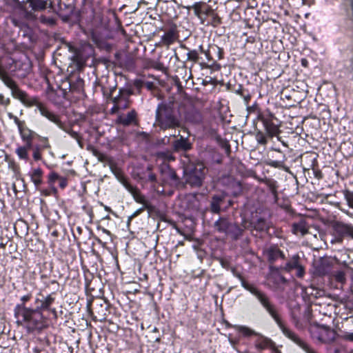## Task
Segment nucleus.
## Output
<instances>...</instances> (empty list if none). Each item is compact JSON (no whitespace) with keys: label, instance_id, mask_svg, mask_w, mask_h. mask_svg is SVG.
Returning <instances> with one entry per match:
<instances>
[{"label":"nucleus","instance_id":"obj_1","mask_svg":"<svg viewBox=\"0 0 353 353\" xmlns=\"http://www.w3.org/2000/svg\"><path fill=\"white\" fill-rule=\"evenodd\" d=\"M240 279L241 281V285L245 290H247L251 294H252L258 299V301L260 302L262 306L266 310V311L276 321V324L282 331L283 334L285 335L287 334V331H290V329H289L284 325L276 311L275 306L272 303L268 295L263 292L259 290L254 285L247 282L241 277Z\"/></svg>","mask_w":353,"mask_h":353},{"label":"nucleus","instance_id":"obj_2","mask_svg":"<svg viewBox=\"0 0 353 353\" xmlns=\"http://www.w3.org/2000/svg\"><path fill=\"white\" fill-rule=\"evenodd\" d=\"M15 316L21 317L27 323L29 330H41L45 327V320L39 310L28 309L23 305H18L15 308Z\"/></svg>","mask_w":353,"mask_h":353},{"label":"nucleus","instance_id":"obj_3","mask_svg":"<svg viewBox=\"0 0 353 353\" xmlns=\"http://www.w3.org/2000/svg\"><path fill=\"white\" fill-rule=\"evenodd\" d=\"M0 79L12 92L13 97L19 99L27 106H32L36 103V99L30 97L25 92L19 89L14 81L7 73L0 68Z\"/></svg>","mask_w":353,"mask_h":353},{"label":"nucleus","instance_id":"obj_4","mask_svg":"<svg viewBox=\"0 0 353 353\" xmlns=\"http://www.w3.org/2000/svg\"><path fill=\"white\" fill-rule=\"evenodd\" d=\"M157 125L163 130L174 128L179 125V121L172 116L170 107L166 104H160L156 111Z\"/></svg>","mask_w":353,"mask_h":353},{"label":"nucleus","instance_id":"obj_5","mask_svg":"<svg viewBox=\"0 0 353 353\" xmlns=\"http://www.w3.org/2000/svg\"><path fill=\"white\" fill-rule=\"evenodd\" d=\"M186 183L192 186H200L205 175V166L201 163H190L184 170Z\"/></svg>","mask_w":353,"mask_h":353},{"label":"nucleus","instance_id":"obj_6","mask_svg":"<svg viewBox=\"0 0 353 353\" xmlns=\"http://www.w3.org/2000/svg\"><path fill=\"white\" fill-rule=\"evenodd\" d=\"M309 330L312 338L322 343H330L336 339V332L326 325L313 323L310 325Z\"/></svg>","mask_w":353,"mask_h":353},{"label":"nucleus","instance_id":"obj_7","mask_svg":"<svg viewBox=\"0 0 353 353\" xmlns=\"http://www.w3.org/2000/svg\"><path fill=\"white\" fill-rule=\"evenodd\" d=\"M216 230L224 232L236 238L241 232L240 228L235 224L229 223L225 219H219L214 225Z\"/></svg>","mask_w":353,"mask_h":353},{"label":"nucleus","instance_id":"obj_8","mask_svg":"<svg viewBox=\"0 0 353 353\" xmlns=\"http://www.w3.org/2000/svg\"><path fill=\"white\" fill-rule=\"evenodd\" d=\"M117 178L128 191L130 192L137 202L143 205L146 204V200L144 196L141 194L137 188L132 185L121 174H118Z\"/></svg>","mask_w":353,"mask_h":353},{"label":"nucleus","instance_id":"obj_9","mask_svg":"<svg viewBox=\"0 0 353 353\" xmlns=\"http://www.w3.org/2000/svg\"><path fill=\"white\" fill-rule=\"evenodd\" d=\"M33 105H34V104ZM35 105L37 106V108L42 116L56 124L59 128L64 129V123L60 120L59 115L49 110L45 105L39 103L37 99Z\"/></svg>","mask_w":353,"mask_h":353},{"label":"nucleus","instance_id":"obj_10","mask_svg":"<svg viewBox=\"0 0 353 353\" xmlns=\"http://www.w3.org/2000/svg\"><path fill=\"white\" fill-rule=\"evenodd\" d=\"M332 265V260L328 258H322L316 261L314 264L315 273L319 276L327 274Z\"/></svg>","mask_w":353,"mask_h":353},{"label":"nucleus","instance_id":"obj_11","mask_svg":"<svg viewBox=\"0 0 353 353\" xmlns=\"http://www.w3.org/2000/svg\"><path fill=\"white\" fill-rule=\"evenodd\" d=\"M285 336L301 347L306 353H318L314 349L310 347L292 330H290V331H287V334Z\"/></svg>","mask_w":353,"mask_h":353},{"label":"nucleus","instance_id":"obj_12","mask_svg":"<svg viewBox=\"0 0 353 353\" xmlns=\"http://www.w3.org/2000/svg\"><path fill=\"white\" fill-rule=\"evenodd\" d=\"M179 38V34L176 26H171L161 37V41L166 46H170Z\"/></svg>","mask_w":353,"mask_h":353},{"label":"nucleus","instance_id":"obj_13","mask_svg":"<svg viewBox=\"0 0 353 353\" xmlns=\"http://www.w3.org/2000/svg\"><path fill=\"white\" fill-rule=\"evenodd\" d=\"M261 120L263 124L267 134L270 137H272L279 134L280 130L279 126L272 121L271 118L262 117Z\"/></svg>","mask_w":353,"mask_h":353},{"label":"nucleus","instance_id":"obj_14","mask_svg":"<svg viewBox=\"0 0 353 353\" xmlns=\"http://www.w3.org/2000/svg\"><path fill=\"white\" fill-rule=\"evenodd\" d=\"M116 122L123 125L137 124V112L133 110L129 112L125 116L119 114L117 119Z\"/></svg>","mask_w":353,"mask_h":353},{"label":"nucleus","instance_id":"obj_15","mask_svg":"<svg viewBox=\"0 0 353 353\" xmlns=\"http://www.w3.org/2000/svg\"><path fill=\"white\" fill-rule=\"evenodd\" d=\"M19 131L21 139L25 142V144L32 145V141L37 134L34 131L25 127L20 129Z\"/></svg>","mask_w":353,"mask_h":353},{"label":"nucleus","instance_id":"obj_16","mask_svg":"<svg viewBox=\"0 0 353 353\" xmlns=\"http://www.w3.org/2000/svg\"><path fill=\"white\" fill-rule=\"evenodd\" d=\"M192 145L188 139L181 137L179 139L173 143V148L175 151H187L191 149Z\"/></svg>","mask_w":353,"mask_h":353},{"label":"nucleus","instance_id":"obj_17","mask_svg":"<svg viewBox=\"0 0 353 353\" xmlns=\"http://www.w3.org/2000/svg\"><path fill=\"white\" fill-rule=\"evenodd\" d=\"M292 232L296 235L304 236L308 232V225L305 221H300L292 224Z\"/></svg>","mask_w":353,"mask_h":353},{"label":"nucleus","instance_id":"obj_18","mask_svg":"<svg viewBox=\"0 0 353 353\" xmlns=\"http://www.w3.org/2000/svg\"><path fill=\"white\" fill-rule=\"evenodd\" d=\"M31 181L34 184L37 188H38L42 183L43 180V171L41 168H37L34 169L30 174Z\"/></svg>","mask_w":353,"mask_h":353},{"label":"nucleus","instance_id":"obj_19","mask_svg":"<svg viewBox=\"0 0 353 353\" xmlns=\"http://www.w3.org/2000/svg\"><path fill=\"white\" fill-rule=\"evenodd\" d=\"M336 231L343 234L347 235L353 238V226L343 223H337L336 225Z\"/></svg>","mask_w":353,"mask_h":353},{"label":"nucleus","instance_id":"obj_20","mask_svg":"<svg viewBox=\"0 0 353 353\" xmlns=\"http://www.w3.org/2000/svg\"><path fill=\"white\" fill-rule=\"evenodd\" d=\"M26 3H29L32 10L34 12L43 10L47 7L46 0H26Z\"/></svg>","mask_w":353,"mask_h":353},{"label":"nucleus","instance_id":"obj_21","mask_svg":"<svg viewBox=\"0 0 353 353\" xmlns=\"http://www.w3.org/2000/svg\"><path fill=\"white\" fill-rule=\"evenodd\" d=\"M32 145L25 144L24 145L19 146L16 149V154L20 159L28 160L29 159V151L32 148Z\"/></svg>","mask_w":353,"mask_h":353},{"label":"nucleus","instance_id":"obj_22","mask_svg":"<svg viewBox=\"0 0 353 353\" xmlns=\"http://www.w3.org/2000/svg\"><path fill=\"white\" fill-rule=\"evenodd\" d=\"M162 174L166 180H170L172 183L176 184L179 183V179L175 171L168 166L164 170H162Z\"/></svg>","mask_w":353,"mask_h":353},{"label":"nucleus","instance_id":"obj_23","mask_svg":"<svg viewBox=\"0 0 353 353\" xmlns=\"http://www.w3.org/2000/svg\"><path fill=\"white\" fill-rule=\"evenodd\" d=\"M267 256L269 261L272 262L278 259L279 258H284V254H283V252L276 248H270L267 251Z\"/></svg>","mask_w":353,"mask_h":353},{"label":"nucleus","instance_id":"obj_24","mask_svg":"<svg viewBox=\"0 0 353 353\" xmlns=\"http://www.w3.org/2000/svg\"><path fill=\"white\" fill-rule=\"evenodd\" d=\"M223 201V197L220 196H214L211 202V210L214 213H219L221 209V203Z\"/></svg>","mask_w":353,"mask_h":353},{"label":"nucleus","instance_id":"obj_25","mask_svg":"<svg viewBox=\"0 0 353 353\" xmlns=\"http://www.w3.org/2000/svg\"><path fill=\"white\" fill-rule=\"evenodd\" d=\"M234 329L241 333L244 336H251L256 335V332L251 328L243 325H234Z\"/></svg>","mask_w":353,"mask_h":353},{"label":"nucleus","instance_id":"obj_26","mask_svg":"<svg viewBox=\"0 0 353 353\" xmlns=\"http://www.w3.org/2000/svg\"><path fill=\"white\" fill-rule=\"evenodd\" d=\"M299 256L298 255H294L292 257L288 263H286L285 267L284 268L286 271H291L292 269H296L299 265Z\"/></svg>","mask_w":353,"mask_h":353},{"label":"nucleus","instance_id":"obj_27","mask_svg":"<svg viewBox=\"0 0 353 353\" xmlns=\"http://www.w3.org/2000/svg\"><path fill=\"white\" fill-rule=\"evenodd\" d=\"M62 130L67 132L72 138L74 139L77 141L78 145L80 146V148H82L83 147L81 137L79 134L78 132L74 131L70 128H67L65 125L64 129Z\"/></svg>","mask_w":353,"mask_h":353},{"label":"nucleus","instance_id":"obj_28","mask_svg":"<svg viewBox=\"0 0 353 353\" xmlns=\"http://www.w3.org/2000/svg\"><path fill=\"white\" fill-rule=\"evenodd\" d=\"M37 301H39V299L37 300ZM54 301V298L52 296V295H48L46 297H45L43 300H41V305L39 306L40 310H47L50 307V306L53 303Z\"/></svg>","mask_w":353,"mask_h":353},{"label":"nucleus","instance_id":"obj_29","mask_svg":"<svg viewBox=\"0 0 353 353\" xmlns=\"http://www.w3.org/2000/svg\"><path fill=\"white\" fill-rule=\"evenodd\" d=\"M159 159L165 162H170L174 160V156L170 152H159L157 154Z\"/></svg>","mask_w":353,"mask_h":353},{"label":"nucleus","instance_id":"obj_30","mask_svg":"<svg viewBox=\"0 0 353 353\" xmlns=\"http://www.w3.org/2000/svg\"><path fill=\"white\" fill-rule=\"evenodd\" d=\"M204 3L203 2H196L195 3L193 6H192V8L194 9V14L196 16H197L198 17H201V14L203 13V6H204Z\"/></svg>","mask_w":353,"mask_h":353},{"label":"nucleus","instance_id":"obj_31","mask_svg":"<svg viewBox=\"0 0 353 353\" xmlns=\"http://www.w3.org/2000/svg\"><path fill=\"white\" fill-rule=\"evenodd\" d=\"M343 195L349 207L353 208V192L345 190L343 191Z\"/></svg>","mask_w":353,"mask_h":353},{"label":"nucleus","instance_id":"obj_32","mask_svg":"<svg viewBox=\"0 0 353 353\" xmlns=\"http://www.w3.org/2000/svg\"><path fill=\"white\" fill-rule=\"evenodd\" d=\"M335 280L341 283L345 281V275L343 271H337L333 274Z\"/></svg>","mask_w":353,"mask_h":353},{"label":"nucleus","instance_id":"obj_33","mask_svg":"<svg viewBox=\"0 0 353 353\" xmlns=\"http://www.w3.org/2000/svg\"><path fill=\"white\" fill-rule=\"evenodd\" d=\"M117 102L120 108V110L126 109L129 106V102L126 98L122 97L117 98Z\"/></svg>","mask_w":353,"mask_h":353},{"label":"nucleus","instance_id":"obj_34","mask_svg":"<svg viewBox=\"0 0 353 353\" xmlns=\"http://www.w3.org/2000/svg\"><path fill=\"white\" fill-rule=\"evenodd\" d=\"M256 139L257 142L261 145H265L267 143V139L265 136L261 132H258L256 134Z\"/></svg>","mask_w":353,"mask_h":353},{"label":"nucleus","instance_id":"obj_35","mask_svg":"<svg viewBox=\"0 0 353 353\" xmlns=\"http://www.w3.org/2000/svg\"><path fill=\"white\" fill-rule=\"evenodd\" d=\"M188 59L196 62L199 60V54L196 50H191L187 54Z\"/></svg>","mask_w":353,"mask_h":353},{"label":"nucleus","instance_id":"obj_36","mask_svg":"<svg viewBox=\"0 0 353 353\" xmlns=\"http://www.w3.org/2000/svg\"><path fill=\"white\" fill-rule=\"evenodd\" d=\"M61 176L54 172H52L48 175V183L52 185L57 180H59Z\"/></svg>","mask_w":353,"mask_h":353},{"label":"nucleus","instance_id":"obj_37","mask_svg":"<svg viewBox=\"0 0 353 353\" xmlns=\"http://www.w3.org/2000/svg\"><path fill=\"white\" fill-rule=\"evenodd\" d=\"M10 103L9 98H6L3 94H0V105L7 107Z\"/></svg>","mask_w":353,"mask_h":353},{"label":"nucleus","instance_id":"obj_38","mask_svg":"<svg viewBox=\"0 0 353 353\" xmlns=\"http://www.w3.org/2000/svg\"><path fill=\"white\" fill-rule=\"evenodd\" d=\"M212 24L213 26H217L218 25H219L221 23V19L216 14L214 13L212 15Z\"/></svg>","mask_w":353,"mask_h":353},{"label":"nucleus","instance_id":"obj_39","mask_svg":"<svg viewBox=\"0 0 353 353\" xmlns=\"http://www.w3.org/2000/svg\"><path fill=\"white\" fill-rule=\"evenodd\" d=\"M113 102H114V105L110 111H111L112 114H115L120 110V108H119L118 102H117V97H115L113 99Z\"/></svg>","mask_w":353,"mask_h":353},{"label":"nucleus","instance_id":"obj_40","mask_svg":"<svg viewBox=\"0 0 353 353\" xmlns=\"http://www.w3.org/2000/svg\"><path fill=\"white\" fill-rule=\"evenodd\" d=\"M12 120L17 124L19 130L24 127V122L20 121L16 116L12 119Z\"/></svg>","mask_w":353,"mask_h":353},{"label":"nucleus","instance_id":"obj_41","mask_svg":"<svg viewBox=\"0 0 353 353\" xmlns=\"http://www.w3.org/2000/svg\"><path fill=\"white\" fill-rule=\"evenodd\" d=\"M32 156L35 161H38L41 159V154L37 148L34 150Z\"/></svg>","mask_w":353,"mask_h":353},{"label":"nucleus","instance_id":"obj_42","mask_svg":"<svg viewBox=\"0 0 353 353\" xmlns=\"http://www.w3.org/2000/svg\"><path fill=\"white\" fill-rule=\"evenodd\" d=\"M59 186L61 188L63 189L67 186L68 181H67L66 178L61 176L59 178Z\"/></svg>","mask_w":353,"mask_h":353},{"label":"nucleus","instance_id":"obj_43","mask_svg":"<svg viewBox=\"0 0 353 353\" xmlns=\"http://www.w3.org/2000/svg\"><path fill=\"white\" fill-rule=\"evenodd\" d=\"M292 317L293 319L295 326L299 327V317L297 316L295 310H293L292 312Z\"/></svg>","mask_w":353,"mask_h":353},{"label":"nucleus","instance_id":"obj_44","mask_svg":"<svg viewBox=\"0 0 353 353\" xmlns=\"http://www.w3.org/2000/svg\"><path fill=\"white\" fill-rule=\"evenodd\" d=\"M297 276L299 277H302L303 275H304V273H305V270H304V268L302 265H299L297 268Z\"/></svg>","mask_w":353,"mask_h":353},{"label":"nucleus","instance_id":"obj_45","mask_svg":"<svg viewBox=\"0 0 353 353\" xmlns=\"http://www.w3.org/2000/svg\"><path fill=\"white\" fill-rule=\"evenodd\" d=\"M40 141L43 143V147L48 148H50V144L48 143V139L47 137H39Z\"/></svg>","mask_w":353,"mask_h":353},{"label":"nucleus","instance_id":"obj_46","mask_svg":"<svg viewBox=\"0 0 353 353\" xmlns=\"http://www.w3.org/2000/svg\"><path fill=\"white\" fill-rule=\"evenodd\" d=\"M275 279L278 281V282H281V283L286 282L285 279L283 276H281L279 274H275Z\"/></svg>","mask_w":353,"mask_h":353},{"label":"nucleus","instance_id":"obj_47","mask_svg":"<svg viewBox=\"0 0 353 353\" xmlns=\"http://www.w3.org/2000/svg\"><path fill=\"white\" fill-rule=\"evenodd\" d=\"M203 13L212 16L214 12L210 7H208L205 10H203Z\"/></svg>","mask_w":353,"mask_h":353},{"label":"nucleus","instance_id":"obj_48","mask_svg":"<svg viewBox=\"0 0 353 353\" xmlns=\"http://www.w3.org/2000/svg\"><path fill=\"white\" fill-rule=\"evenodd\" d=\"M148 178H149V180L151 181H154L156 180V176L153 174H149Z\"/></svg>","mask_w":353,"mask_h":353},{"label":"nucleus","instance_id":"obj_49","mask_svg":"<svg viewBox=\"0 0 353 353\" xmlns=\"http://www.w3.org/2000/svg\"><path fill=\"white\" fill-rule=\"evenodd\" d=\"M29 299H30V296H28V295L23 296H22V298H21V301H22L23 302L28 301Z\"/></svg>","mask_w":353,"mask_h":353},{"label":"nucleus","instance_id":"obj_50","mask_svg":"<svg viewBox=\"0 0 353 353\" xmlns=\"http://www.w3.org/2000/svg\"><path fill=\"white\" fill-rule=\"evenodd\" d=\"M94 154L99 157V159H101V154H99L96 150H93Z\"/></svg>","mask_w":353,"mask_h":353},{"label":"nucleus","instance_id":"obj_51","mask_svg":"<svg viewBox=\"0 0 353 353\" xmlns=\"http://www.w3.org/2000/svg\"><path fill=\"white\" fill-rule=\"evenodd\" d=\"M346 338L350 341H353V334L347 335Z\"/></svg>","mask_w":353,"mask_h":353},{"label":"nucleus","instance_id":"obj_52","mask_svg":"<svg viewBox=\"0 0 353 353\" xmlns=\"http://www.w3.org/2000/svg\"><path fill=\"white\" fill-rule=\"evenodd\" d=\"M141 210H142V209H140V210H137L136 212H134V213L133 214V215L132 216V217L137 216V214H139Z\"/></svg>","mask_w":353,"mask_h":353},{"label":"nucleus","instance_id":"obj_53","mask_svg":"<svg viewBox=\"0 0 353 353\" xmlns=\"http://www.w3.org/2000/svg\"><path fill=\"white\" fill-rule=\"evenodd\" d=\"M230 342L231 343V344H232V345H235L236 344V341H234V340H232V339H230Z\"/></svg>","mask_w":353,"mask_h":353},{"label":"nucleus","instance_id":"obj_54","mask_svg":"<svg viewBox=\"0 0 353 353\" xmlns=\"http://www.w3.org/2000/svg\"><path fill=\"white\" fill-rule=\"evenodd\" d=\"M8 117L10 119H12L15 116L13 115L12 113H8Z\"/></svg>","mask_w":353,"mask_h":353},{"label":"nucleus","instance_id":"obj_55","mask_svg":"<svg viewBox=\"0 0 353 353\" xmlns=\"http://www.w3.org/2000/svg\"><path fill=\"white\" fill-rule=\"evenodd\" d=\"M201 52L205 53L206 56H208V52L206 51H204L202 48H201Z\"/></svg>","mask_w":353,"mask_h":353},{"label":"nucleus","instance_id":"obj_56","mask_svg":"<svg viewBox=\"0 0 353 353\" xmlns=\"http://www.w3.org/2000/svg\"><path fill=\"white\" fill-rule=\"evenodd\" d=\"M257 347H260V348H263L264 345H262L259 344V345H257Z\"/></svg>","mask_w":353,"mask_h":353},{"label":"nucleus","instance_id":"obj_57","mask_svg":"<svg viewBox=\"0 0 353 353\" xmlns=\"http://www.w3.org/2000/svg\"><path fill=\"white\" fill-rule=\"evenodd\" d=\"M105 210L106 211H110V208H108V207H107V206H105Z\"/></svg>","mask_w":353,"mask_h":353},{"label":"nucleus","instance_id":"obj_58","mask_svg":"<svg viewBox=\"0 0 353 353\" xmlns=\"http://www.w3.org/2000/svg\"><path fill=\"white\" fill-rule=\"evenodd\" d=\"M171 136H172V137H175L176 135L175 134H172Z\"/></svg>","mask_w":353,"mask_h":353}]
</instances>
